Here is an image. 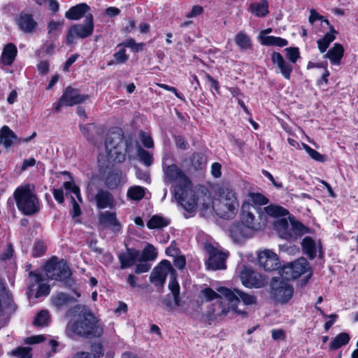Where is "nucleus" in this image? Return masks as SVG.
<instances>
[{
  "label": "nucleus",
  "instance_id": "nucleus-1",
  "mask_svg": "<svg viewBox=\"0 0 358 358\" xmlns=\"http://www.w3.org/2000/svg\"><path fill=\"white\" fill-rule=\"evenodd\" d=\"M217 292L210 287L202 289L199 294L201 305L207 308L205 314L210 320H222L230 310H234L240 315H246V312L241 311L237 308V296L231 289L220 287Z\"/></svg>",
  "mask_w": 358,
  "mask_h": 358
},
{
  "label": "nucleus",
  "instance_id": "nucleus-2",
  "mask_svg": "<svg viewBox=\"0 0 358 358\" xmlns=\"http://www.w3.org/2000/svg\"><path fill=\"white\" fill-rule=\"evenodd\" d=\"M164 181L166 184L176 182L174 196L184 209L192 210L195 203L192 196V182L185 173L176 164L164 165Z\"/></svg>",
  "mask_w": 358,
  "mask_h": 358
},
{
  "label": "nucleus",
  "instance_id": "nucleus-3",
  "mask_svg": "<svg viewBox=\"0 0 358 358\" xmlns=\"http://www.w3.org/2000/svg\"><path fill=\"white\" fill-rule=\"evenodd\" d=\"M73 310L78 313V317L73 322L68 323V334L71 331L85 338L99 337L103 334V328L99 320L87 307L77 305Z\"/></svg>",
  "mask_w": 358,
  "mask_h": 358
},
{
  "label": "nucleus",
  "instance_id": "nucleus-4",
  "mask_svg": "<svg viewBox=\"0 0 358 358\" xmlns=\"http://www.w3.org/2000/svg\"><path fill=\"white\" fill-rule=\"evenodd\" d=\"M239 203L236 193L227 187L218 190V197L213 201V209L221 218L232 219L237 214Z\"/></svg>",
  "mask_w": 358,
  "mask_h": 358
},
{
  "label": "nucleus",
  "instance_id": "nucleus-5",
  "mask_svg": "<svg viewBox=\"0 0 358 358\" xmlns=\"http://www.w3.org/2000/svg\"><path fill=\"white\" fill-rule=\"evenodd\" d=\"M17 208L24 215L31 216L38 213L41 209L39 199L30 185L17 187L13 194Z\"/></svg>",
  "mask_w": 358,
  "mask_h": 358
},
{
  "label": "nucleus",
  "instance_id": "nucleus-6",
  "mask_svg": "<svg viewBox=\"0 0 358 358\" xmlns=\"http://www.w3.org/2000/svg\"><path fill=\"white\" fill-rule=\"evenodd\" d=\"M105 147L110 158L117 162L124 161L128 143L121 129H117L107 134Z\"/></svg>",
  "mask_w": 358,
  "mask_h": 358
},
{
  "label": "nucleus",
  "instance_id": "nucleus-7",
  "mask_svg": "<svg viewBox=\"0 0 358 358\" xmlns=\"http://www.w3.org/2000/svg\"><path fill=\"white\" fill-rule=\"evenodd\" d=\"M241 220L250 230L260 231L266 225L267 216L259 206L244 202L241 207Z\"/></svg>",
  "mask_w": 358,
  "mask_h": 358
},
{
  "label": "nucleus",
  "instance_id": "nucleus-8",
  "mask_svg": "<svg viewBox=\"0 0 358 358\" xmlns=\"http://www.w3.org/2000/svg\"><path fill=\"white\" fill-rule=\"evenodd\" d=\"M273 228L278 236L287 241L296 240L308 232V228L298 221L285 217L277 219L273 222Z\"/></svg>",
  "mask_w": 358,
  "mask_h": 358
},
{
  "label": "nucleus",
  "instance_id": "nucleus-9",
  "mask_svg": "<svg viewBox=\"0 0 358 358\" xmlns=\"http://www.w3.org/2000/svg\"><path fill=\"white\" fill-rule=\"evenodd\" d=\"M45 273L48 278L59 280L64 282L65 287H71L75 282L71 278V272L64 261L49 262L45 265Z\"/></svg>",
  "mask_w": 358,
  "mask_h": 358
},
{
  "label": "nucleus",
  "instance_id": "nucleus-10",
  "mask_svg": "<svg viewBox=\"0 0 358 358\" xmlns=\"http://www.w3.org/2000/svg\"><path fill=\"white\" fill-rule=\"evenodd\" d=\"M271 287V295L279 303H287L292 297L294 288L282 276L273 278Z\"/></svg>",
  "mask_w": 358,
  "mask_h": 358
},
{
  "label": "nucleus",
  "instance_id": "nucleus-11",
  "mask_svg": "<svg viewBox=\"0 0 358 358\" xmlns=\"http://www.w3.org/2000/svg\"><path fill=\"white\" fill-rule=\"evenodd\" d=\"M93 31V16L92 14H88L85 16V24H77L70 27L66 35V43H74L76 38H85L91 36Z\"/></svg>",
  "mask_w": 358,
  "mask_h": 358
},
{
  "label": "nucleus",
  "instance_id": "nucleus-12",
  "mask_svg": "<svg viewBox=\"0 0 358 358\" xmlns=\"http://www.w3.org/2000/svg\"><path fill=\"white\" fill-rule=\"evenodd\" d=\"M309 269V263L305 258H300L282 268L280 271V275L286 280L298 278L302 274L306 273Z\"/></svg>",
  "mask_w": 358,
  "mask_h": 358
},
{
  "label": "nucleus",
  "instance_id": "nucleus-13",
  "mask_svg": "<svg viewBox=\"0 0 358 358\" xmlns=\"http://www.w3.org/2000/svg\"><path fill=\"white\" fill-rule=\"evenodd\" d=\"M92 192L93 186L89 184L87 190V197L90 200L94 199L98 208L104 209L108 208L112 209L115 206V199L113 194L108 190L99 188L94 196L93 195Z\"/></svg>",
  "mask_w": 358,
  "mask_h": 358
},
{
  "label": "nucleus",
  "instance_id": "nucleus-14",
  "mask_svg": "<svg viewBox=\"0 0 358 358\" xmlns=\"http://www.w3.org/2000/svg\"><path fill=\"white\" fill-rule=\"evenodd\" d=\"M168 273L171 274L172 280L174 277L176 278V271L173 268L171 262L164 259L153 269L150 278V282L156 286L163 285Z\"/></svg>",
  "mask_w": 358,
  "mask_h": 358
},
{
  "label": "nucleus",
  "instance_id": "nucleus-15",
  "mask_svg": "<svg viewBox=\"0 0 358 358\" xmlns=\"http://www.w3.org/2000/svg\"><path fill=\"white\" fill-rule=\"evenodd\" d=\"M208 253L207 266L212 270L224 269L226 268L225 262L228 257V253L213 245L206 248Z\"/></svg>",
  "mask_w": 358,
  "mask_h": 358
},
{
  "label": "nucleus",
  "instance_id": "nucleus-16",
  "mask_svg": "<svg viewBox=\"0 0 358 358\" xmlns=\"http://www.w3.org/2000/svg\"><path fill=\"white\" fill-rule=\"evenodd\" d=\"M258 262L259 266L266 271H275L280 267L278 255L270 250L258 253Z\"/></svg>",
  "mask_w": 358,
  "mask_h": 358
},
{
  "label": "nucleus",
  "instance_id": "nucleus-17",
  "mask_svg": "<svg viewBox=\"0 0 358 358\" xmlns=\"http://www.w3.org/2000/svg\"><path fill=\"white\" fill-rule=\"evenodd\" d=\"M191 187L192 196L195 203L194 207L192 210L185 209L187 212L194 211L197 206L201 207L202 209H208L210 207L213 208V201H212L210 194L208 189L206 187H200L195 195Z\"/></svg>",
  "mask_w": 358,
  "mask_h": 358
},
{
  "label": "nucleus",
  "instance_id": "nucleus-18",
  "mask_svg": "<svg viewBox=\"0 0 358 358\" xmlns=\"http://www.w3.org/2000/svg\"><path fill=\"white\" fill-rule=\"evenodd\" d=\"M239 276L242 283L246 287H259L262 284L260 275L245 265L239 267Z\"/></svg>",
  "mask_w": 358,
  "mask_h": 358
},
{
  "label": "nucleus",
  "instance_id": "nucleus-19",
  "mask_svg": "<svg viewBox=\"0 0 358 358\" xmlns=\"http://www.w3.org/2000/svg\"><path fill=\"white\" fill-rule=\"evenodd\" d=\"M18 29L24 34H33L38 28V23L31 14L22 12L16 19Z\"/></svg>",
  "mask_w": 358,
  "mask_h": 358
},
{
  "label": "nucleus",
  "instance_id": "nucleus-20",
  "mask_svg": "<svg viewBox=\"0 0 358 358\" xmlns=\"http://www.w3.org/2000/svg\"><path fill=\"white\" fill-rule=\"evenodd\" d=\"M99 225L103 228L110 227L114 232L121 229V224L117 220L116 214L113 212L105 211L99 215Z\"/></svg>",
  "mask_w": 358,
  "mask_h": 358
},
{
  "label": "nucleus",
  "instance_id": "nucleus-21",
  "mask_svg": "<svg viewBox=\"0 0 358 358\" xmlns=\"http://www.w3.org/2000/svg\"><path fill=\"white\" fill-rule=\"evenodd\" d=\"M169 288L173 295L174 303H173L169 295H166L162 300L164 305L166 306L170 310H173L180 306V286L174 277L169 284Z\"/></svg>",
  "mask_w": 358,
  "mask_h": 358
},
{
  "label": "nucleus",
  "instance_id": "nucleus-22",
  "mask_svg": "<svg viewBox=\"0 0 358 358\" xmlns=\"http://www.w3.org/2000/svg\"><path fill=\"white\" fill-rule=\"evenodd\" d=\"M88 99V95L80 94L78 90L71 87L66 88L62 94V101L66 102V106H72L84 102Z\"/></svg>",
  "mask_w": 358,
  "mask_h": 358
},
{
  "label": "nucleus",
  "instance_id": "nucleus-23",
  "mask_svg": "<svg viewBox=\"0 0 358 358\" xmlns=\"http://www.w3.org/2000/svg\"><path fill=\"white\" fill-rule=\"evenodd\" d=\"M271 60L275 64L283 77L289 80L293 71V65L285 60L280 52H273L271 55Z\"/></svg>",
  "mask_w": 358,
  "mask_h": 358
},
{
  "label": "nucleus",
  "instance_id": "nucleus-24",
  "mask_svg": "<svg viewBox=\"0 0 358 358\" xmlns=\"http://www.w3.org/2000/svg\"><path fill=\"white\" fill-rule=\"evenodd\" d=\"M229 235L235 243H241L245 238L250 237V229L241 222L232 224L229 229Z\"/></svg>",
  "mask_w": 358,
  "mask_h": 358
},
{
  "label": "nucleus",
  "instance_id": "nucleus-25",
  "mask_svg": "<svg viewBox=\"0 0 358 358\" xmlns=\"http://www.w3.org/2000/svg\"><path fill=\"white\" fill-rule=\"evenodd\" d=\"M139 255V250L134 248H127L126 252L120 253L118 258L120 262V268L124 269L131 267L134 264Z\"/></svg>",
  "mask_w": 358,
  "mask_h": 358
},
{
  "label": "nucleus",
  "instance_id": "nucleus-26",
  "mask_svg": "<svg viewBox=\"0 0 358 358\" xmlns=\"http://www.w3.org/2000/svg\"><path fill=\"white\" fill-rule=\"evenodd\" d=\"M124 176L120 170L110 171L106 178L105 185L110 189L117 188L122 182H124Z\"/></svg>",
  "mask_w": 358,
  "mask_h": 358
},
{
  "label": "nucleus",
  "instance_id": "nucleus-27",
  "mask_svg": "<svg viewBox=\"0 0 358 358\" xmlns=\"http://www.w3.org/2000/svg\"><path fill=\"white\" fill-rule=\"evenodd\" d=\"M17 50L13 43H8L3 48L1 62L6 66H11L17 56Z\"/></svg>",
  "mask_w": 358,
  "mask_h": 358
},
{
  "label": "nucleus",
  "instance_id": "nucleus-28",
  "mask_svg": "<svg viewBox=\"0 0 358 358\" xmlns=\"http://www.w3.org/2000/svg\"><path fill=\"white\" fill-rule=\"evenodd\" d=\"M52 301L57 310H61L75 303L76 299L67 294L60 292L52 297Z\"/></svg>",
  "mask_w": 358,
  "mask_h": 358
},
{
  "label": "nucleus",
  "instance_id": "nucleus-29",
  "mask_svg": "<svg viewBox=\"0 0 358 358\" xmlns=\"http://www.w3.org/2000/svg\"><path fill=\"white\" fill-rule=\"evenodd\" d=\"M90 10V6L86 3H80L71 7L65 13V17L69 20H78L83 17L87 11Z\"/></svg>",
  "mask_w": 358,
  "mask_h": 358
},
{
  "label": "nucleus",
  "instance_id": "nucleus-30",
  "mask_svg": "<svg viewBox=\"0 0 358 358\" xmlns=\"http://www.w3.org/2000/svg\"><path fill=\"white\" fill-rule=\"evenodd\" d=\"M248 11L259 17H264L268 13V4L266 0L251 3Z\"/></svg>",
  "mask_w": 358,
  "mask_h": 358
},
{
  "label": "nucleus",
  "instance_id": "nucleus-31",
  "mask_svg": "<svg viewBox=\"0 0 358 358\" xmlns=\"http://www.w3.org/2000/svg\"><path fill=\"white\" fill-rule=\"evenodd\" d=\"M303 252L309 259H313L317 255V247L315 241L310 236L305 237L301 242Z\"/></svg>",
  "mask_w": 358,
  "mask_h": 358
},
{
  "label": "nucleus",
  "instance_id": "nucleus-32",
  "mask_svg": "<svg viewBox=\"0 0 358 358\" xmlns=\"http://www.w3.org/2000/svg\"><path fill=\"white\" fill-rule=\"evenodd\" d=\"M343 52V47L340 43H335L334 47L324 55V57L329 58L333 64H339Z\"/></svg>",
  "mask_w": 358,
  "mask_h": 358
},
{
  "label": "nucleus",
  "instance_id": "nucleus-33",
  "mask_svg": "<svg viewBox=\"0 0 358 358\" xmlns=\"http://www.w3.org/2000/svg\"><path fill=\"white\" fill-rule=\"evenodd\" d=\"M170 224V220L159 215H152L147 222V227L150 229H162Z\"/></svg>",
  "mask_w": 358,
  "mask_h": 358
},
{
  "label": "nucleus",
  "instance_id": "nucleus-34",
  "mask_svg": "<svg viewBox=\"0 0 358 358\" xmlns=\"http://www.w3.org/2000/svg\"><path fill=\"white\" fill-rule=\"evenodd\" d=\"M234 41L241 50H247L252 48L251 39L243 31H240L235 36Z\"/></svg>",
  "mask_w": 358,
  "mask_h": 358
},
{
  "label": "nucleus",
  "instance_id": "nucleus-35",
  "mask_svg": "<svg viewBox=\"0 0 358 358\" xmlns=\"http://www.w3.org/2000/svg\"><path fill=\"white\" fill-rule=\"evenodd\" d=\"M263 210L266 215H269L273 217H282L289 214V211L277 205L271 204L263 208Z\"/></svg>",
  "mask_w": 358,
  "mask_h": 358
},
{
  "label": "nucleus",
  "instance_id": "nucleus-36",
  "mask_svg": "<svg viewBox=\"0 0 358 358\" xmlns=\"http://www.w3.org/2000/svg\"><path fill=\"white\" fill-rule=\"evenodd\" d=\"M261 42L264 45L278 47H284L288 44V41L286 39L273 36H262Z\"/></svg>",
  "mask_w": 358,
  "mask_h": 358
},
{
  "label": "nucleus",
  "instance_id": "nucleus-37",
  "mask_svg": "<svg viewBox=\"0 0 358 358\" xmlns=\"http://www.w3.org/2000/svg\"><path fill=\"white\" fill-rule=\"evenodd\" d=\"M12 302V298L6 290L4 285L0 281V317L3 312V308L8 307Z\"/></svg>",
  "mask_w": 358,
  "mask_h": 358
},
{
  "label": "nucleus",
  "instance_id": "nucleus-38",
  "mask_svg": "<svg viewBox=\"0 0 358 358\" xmlns=\"http://www.w3.org/2000/svg\"><path fill=\"white\" fill-rule=\"evenodd\" d=\"M350 336L347 333H341L338 334L329 343V348L331 350H336L348 344L350 341Z\"/></svg>",
  "mask_w": 358,
  "mask_h": 358
},
{
  "label": "nucleus",
  "instance_id": "nucleus-39",
  "mask_svg": "<svg viewBox=\"0 0 358 358\" xmlns=\"http://www.w3.org/2000/svg\"><path fill=\"white\" fill-rule=\"evenodd\" d=\"M206 155L201 152H194L191 157L192 166L196 170L202 169L206 164Z\"/></svg>",
  "mask_w": 358,
  "mask_h": 358
},
{
  "label": "nucleus",
  "instance_id": "nucleus-40",
  "mask_svg": "<svg viewBox=\"0 0 358 358\" xmlns=\"http://www.w3.org/2000/svg\"><path fill=\"white\" fill-rule=\"evenodd\" d=\"M50 316L47 310L40 311L34 320V324L38 327H44L49 324Z\"/></svg>",
  "mask_w": 358,
  "mask_h": 358
},
{
  "label": "nucleus",
  "instance_id": "nucleus-41",
  "mask_svg": "<svg viewBox=\"0 0 358 358\" xmlns=\"http://www.w3.org/2000/svg\"><path fill=\"white\" fill-rule=\"evenodd\" d=\"M232 292H234V294L237 296V304L239 303L240 300H242L244 304L245 305H252L256 303L255 296L246 294L237 289H234V290H232Z\"/></svg>",
  "mask_w": 358,
  "mask_h": 358
},
{
  "label": "nucleus",
  "instance_id": "nucleus-42",
  "mask_svg": "<svg viewBox=\"0 0 358 358\" xmlns=\"http://www.w3.org/2000/svg\"><path fill=\"white\" fill-rule=\"evenodd\" d=\"M157 257L156 248L151 244L148 243L142 252L141 259L144 261H153Z\"/></svg>",
  "mask_w": 358,
  "mask_h": 358
},
{
  "label": "nucleus",
  "instance_id": "nucleus-43",
  "mask_svg": "<svg viewBox=\"0 0 358 358\" xmlns=\"http://www.w3.org/2000/svg\"><path fill=\"white\" fill-rule=\"evenodd\" d=\"M145 196V189L141 186H134L127 191V196L132 200H141Z\"/></svg>",
  "mask_w": 358,
  "mask_h": 358
},
{
  "label": "nucleus",
  "instance_id": "nucleus-44",
  "mask_svg": "<svg viewBox=\"0 0 358 358\" xmlns=\"http://www.w3.org/2000/svg\"><path fill=\"white\" fill-rule=\"evenodd\" d=\"M137 155L139 160L145 166H150L152 165L153 162L152 156L140 145L137 147Z\"/></svg>",
  "mask_w": 358,
  "mask_h": 358
},
{
  "label": "nucleus",
  "instance_id": "nucleus-45",
  "mask_svg": "<svg viewBox=\"0 0 358 358\" xmlns=\"http://www.w3.org/2000/svg\"><path fill=\"white\" fill-rule=\"evenodd\" d=\"M336 36L332 34H326L322 39L317 41L318 48L320 52H324L329 44L333 42Z\"/></svg>",
  "mask_w": 358,
  "mask_h": 358
},
{
  "label": "nucleus",
  "instance_id": "nucleus-46",
  "mask_svg": "<svg viewBox=\"0 0 358 358\" xmlns=\"http://www.w3.org/2000/svg\"><path fill=\"white\" fill-rule=\"evenodd\" d=\"M303 149L309 155V156L314 160L320 162H324L327 161V156L320 154L315 150L311 148L309 145L305 143H302Z\"/></svg>",
  "mask_w": 358,
  "mask_h": 358
},
{
  "label": "nucleus",
  "instance_id": "nucleus-47",
  "mask_svg": "<svg viewBox=\"0 0 358 358\" xmlns=\"http://www.w3.org/2000/svg\"><path fill=\"white\" fill-rule=\"evenodd\" d=\"M29 277L30 280V284L29 286L28 294H30V293L34 291V286L37 284H41L43 281V278L40 273H38L36 271H30L29 273Z\"/></svg>",
  "mask_w": 358,
  "mask_h": 358
},
{
  "label": "nucleus",
  "instance_id": "nucleus-48",
  "mask_svg": "<svg viewBox=\"0 0 358 358\" xmlns=\"http://www.w3.org/2000/svg\"><path fill=\"white\" fill-rule=\"evenodd\" d=\"M46 251V245L45 243L40 240H36L33 245L32 256L34 257H38L45 254Z\"/></svg>",
  "mask_w": 358,
  "mask_h": 358
},
{
  "label": "nucleus",
  "instance_id": "nucleus-49",
  "mask_svg": "<svg viewBox=\"0 0 358 358\" xmlns=\"http://www.w3.org/2000/svg\"><path fill=\"white\" fill-rule=\"evenodd\" d=\"M248 196L254 203L253 205L257 206L266 205L269 202L268 199L260 193L250 192Z\"/></svg>",
  "mask_w": 358,
  "mask_h": 358
},
{
  "label": "nucleus",
  "instance_id": "nucleus-50",
  "mask_svg": "<svg viewBox=\"0 0 358 358\" xmlns=\"http://www.w3.org/2000/svg\"><path fill=\"white\" fill-rule=\"evenodd\" d=\"M286 52V57L289 60V62L292 64H295L300 57L299 50L298 48H287L285 49Z\"/></svg>",
  "mask_w": 358,
  "mask_h": 358
},
{
  "label": "nucleus",
  "instance_id": "nucleus-51",
  "mask_svg": "<svg viewBox=\"0 0 358 358\" xmlns=\"http://www.w3.org/2000/svg\"><path fill=\"white\" fill-rule=\"evenodd\" d=\"M30 350L29 348L18 347L11 352V355L19 358H31Z\"/></svg>",
  "mask_w": 358,
  "mask_h": 358
},
{
  "label": "nucleus",
  "instance_id": "nucleus-52",
  "mask_svg": "<svg viewBox=\"0 0 358 358\" xmlns=\"http://www.w3.org/2000/svg\"><path fill=\"white\" fill-rule=\"evenodd\" d=\"M139 138L143 145L147 148H152L154 146V142L151 136L143 131L139 133Z\"/></svg>",
  "mask_w": 358,
  "mask_h": 358
},
{
  "label": "nucleus",
  "instance_id": "nucleus-53",
  "mask_svg": "<svg viewBox=\"0 0 358 358\" xmlns=\"http://www.w3.org/2000/svg\"><path fill=\"white\" fill-rule=\"evenodd\" d=\"M63 187L66 189L70 191L71 192L76 194L78 199L81 201V196L80 194V189L78 186L76 185V184L73 182V181L71 180V181H66L64 182Z\"/></svg>",
  "mask_w": 358,
  "mask_h": 358
},
{
  "label": "nucleus",
  "instance_id": "nucleus-54",
  "mask_svg": "<svg viewBox=\"0 0 358 358\" xmlns=\"http://www.w3.org/2000/svg\"><path fill=\"white\" fill-rule=\"evenodd\" d=\"M113 57L117 64H124L129 59V57L126 54V50L124 48H122L118 52H115L113 55Z\"/></svg>",
  "mask_w": 358,
  "mask_h": 358
},
{
  "label": "nucleus",
  "instance_id": "nucleus-55",
  "mask_svg": "<svg viewBox=\"0 0 358 358\" xmlns=\"http://www.w3.org/2000/svg\"><path fill=\"white\" fill-rule=\"evenodd\" d=\"M50 292V287L49 285L41 283L38 285L36 293L35 294L36 298H38L42 296H47Z\"/></svg>",
  "mask_w": 358,
  "mask_h": 358
},
{
  "label": "nucleus",
  "instance_id": "nucleus-56",
  "mask_svg": "<svg viewBox=\"0 0 358 358\" xmlns=\"http://www.w3.org/2000/svg\"><path fill=\"white\" fill-rule=\"evenodd\" d=\"M94 126L92 124H86V125H80V129L82 134L85 136L88 141H91L92 140V135L90 134V131L92 128H94Z\"/></svg>",
  "mask_w": 358,
  "mask_h": 358
},
{
  "label": "nucleus",
  "instance_id": "nucleus-57",
  "mask_svg": "<svg viewBox=\"0 0 358 358\" xmlns=\"http://www.w3.org/2000/svg\"><path fill=\"white\" fill-rule=\"evenodd\" d=\"M91 352L94 357H99L103 355V346L101 343H94L91 345Z\"/></svg>",
  "mask_w": 358,
  "mask_h": 358
},
{
  "label": "nucleus",
  "instance_id": "nucleus-58",
  "mask_svg": "<svg viewBox=\"0 0 358 358\" xmlns=\"http://www.w3.org/2000/svg\"><path fill=\"white\" fill-rule=\"evenodd\" d=\"M151 268V265L148 263H141L136 266L135 273L137 274L148 272Z\"/></svg>",
  "mask_w": 358,
  "mask_h": 358
},
{
  "label": "nucleus",
  "instance_id": "nucleus-59",
  "mask_svg": "<svg viewBox=\"0 0 358 358\" xmlns=\"http://www.w3.org/2000/svg\"><path fill=\"white\" fill-rule=\"evenodd\" d=\"M206 80L209 83L211 88L214 89L217 93H219L220 84L217 80L214 79L210 75L206 74Z\"/></svg>",
  "mask_w": 358,
  "mask_h": 358
},
{
  "label": "nucleus",
  "instance_id": "nucleus-60",
  "mask_svg": "<svg viewBox=\"0 0 358 358\" xmlns=\"http://www.w3.org/2000/svg\"><path fill=\"white\" fill-rule=\"evenodd\" d=\"M13 248L11 244H8L7 245L6 249L3 252V253L1 255V259L3 260H7L12 257L13 254Z\"/></svg>",
  "mask_w": 358,
  "mask_h": 358
},
{
  "label": "nucleus",
  "instance_id": "nucleus-61",
  "mask_svg": "<svg viewBox=\"0 0 358 358\" xmlns=\"http://www.w3.org/2000/svg\"><path fill=\"white\" fill-rule=\"evenodd\" d=\"M38 3L39 4L43 3H48L49 8L53 12H57L59 8L58 2L55 0H43V2H40L38 0Z\"/></svg>",
  "mask_w": 358,
  "mask_h": 358
},
{
  "label": "nucleus",
  "instance_id": "nucleus-62",
  "mask_svg": "<svg viewBox=\"0 0 358 358\" xmlns=\"http://www.w3.org/2000/svg\"><path fill=\"white\" fill-rule=\"evenodd\" d=\"M173 264L179 269H182L186 265V259L184 256H178L174 259Z\"/></svg>",
  "mask_w": 358,
  "mask_h": 358
},
{
  "label": "nucleus",
  "instance_id": "nucleus-63",
  "mask_svg": "<svg viewBox=\"0 0 358 358\" xmlns=\"http://www.w3.org/2000/svg\"><path fill=\"white\" fill-rule=\"evenodd\" d=\"M55 199L59 203H63L64 201V193L62 189H53L52 192Z\"/></svg>",
  "mask_w": 358,
  "mask_h": 358
},
{
  "label": "nucleus",
  "instance_id": "nucleus-64",
  "mask_svg": "<svg viewBox=\"0 0 358 358\" xmlns=\"http://www.w3.org/2000/svg\"><path fill=\"white\" fill-rule=\"evenodd\" d=\"M176 143L177 147L182 150H187L188 148V143L181 136L176 137Z\"/></svg>",
  "mask_w": 358,
  "mask_h": 358
}]
</instances>
